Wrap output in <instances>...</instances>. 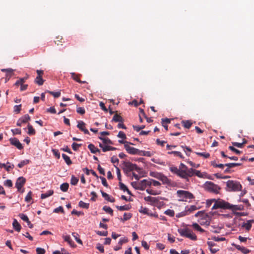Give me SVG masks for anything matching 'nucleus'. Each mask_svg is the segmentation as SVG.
<instances>
[{"label": "nucleus", "mask_w": 254, "mask_h": 254, "mask_svg": "<svg viewBox=\"0 0 254 254\" xmlns=\"http://www.w3.org/2000/svg\"><path fill=\"white\" fill-rule=\"evenodd\" d=\"M164 213L165 214L169 215L171 217H173L174 215V211L171 209H168L167 210H166Z\"/></svg>", "instance_id": "680f3d73"}, {"label": "nucleus", "mask_w": 254, "mask_h": 254, "mask_svg": "<svg viewBox=\"0 0 254 254\" xmlns=\"http://www.w3.org/2000/svg\"><path fill=\"white\" fill-rule=\"evenodd\" d=\"M44 81L41 75L37 76L35 79V82L39 85H43Z\"/></svg>", "instance_id": "a878e982"}, {"label": "nucleus", "mask_w": 254, "mask_h": 254, "mask_svg": "<svg viewBox=\"0 0 254 254\" xmlns=\"http://www.w3.org/2000/svg\"><path fill=\"white\" fill-rule=\"evenodd\" d=\"M70 74H71V77L72 78L76 81V82L79 83H85V81H82L80 80L78 77L75 74L74 72H71Z\"/></svg>", "instance_id": "2f4dec72"}, {"label": "nucleus", "mask_w": 254, "mask_h": 254, "mask_svg": "<svg viewBox=\"0 0 254 254\" xmlns=\"http://www.w3.org/2000/svg\"><path fill=\"white\" fill-rule=\"evenodd\" d=\"M139 187L138 190H143L147 187L151 186L150 181L149 179H144L139 182Z\"/></svg>", "instance_id": "9d476101"}, {"label": "nucleus", "mask_w": 254, "mask_h": 254, "mask_svg": "<svg viewBox=\"0 0 254 254\" xmlns=\"http://www.w3.org/2000/svg\"><path fill=\"white\" fill-rule=\"evenodd\" d=\"M88 148L90 150L91 152L94 154L100 151V150L95 147L94 144L91 143L88 145Z\"/></svg>", "instance_id": "4be33fe9"}, {"label": "nucleus", "mask_w": 254, "mask_h": 254, "mask_svg": "<svg viewBox=\"0 0 254 254\" xmlns=\"http://www.w3.org/2000/svg\"><path fill=\"white\" fill-rule=\"evenodd\" d=\"M242 165V163H226L225 164V166L228 167L229 168H233L235 166H238Z\"/></svg>", "instance_id": "ea45409f"}, {"label": "nucleus", "mask_w": 254, "mask_h": 254, "mask_svg": "<svg viewBox=\"0 0 254 254\" xmlns=\"http://www.w3.org/2000/svg\"><path fill=\"white\" fill-rule=\"evenodd\" d=\"M203 188L205 190L217 194L220 190V187L214 183L210 181L206 182L203 185Z\"/></svg>", "instance_id": "7ed1b4c3"}, {"label": "nucleus", "mask_w": 254, "mask_h": 254, "mask_svg": "<svg viewBox=\"0 0 254 254\" xmlns=\"http://www.w3.org/2000/svg\"><path fill=\"white\" fill-rule=\"evenodd\" d=\"M114 166L116 169V173H117L118 179L120 181H121V172H120V170L117 167V166L114 165Z\"/></svg>", "instance_id": "4d7b16f0"}, {"label": "nucleus", "mask_w": 254, "mask_h": 254, "mask_svg": "<svg viewBox=\"0 0 254 254\" xmlns=\"http://www.w3.org/2000/svg\"><path fill=\"white\" fill-rule=\"evenodd\" d=\"M123 118L120 116L119 115L116 114H115L112 119V121H114L116 122H120V123H123Z\"/></svg>", "instance_id": "b1692460"}, {"label": "nucleus", "mask_w": 254, "mask_h": 254, "mask_svg": "<svg viewBox=\"0 0 254 254\" xmlns=\"http://www.w3.org/2000/svg\"><path fill=\"white\" fill-rule=\"evenodd\" d=\"M195 153L197 155L200 156H202V157H204V158H207L209 157V156H210V154L209 153H207V152H195Z\"/></svg>", "instance_id": "58836bf2"}, {"label": "nucleus", "mask_w": 254, "mask_h": 254, "mask_svg": "<svg viewBox=\"0 0 254 254\" xmlns=\"http://www.w3.org/2000/svg\"><path fill=\"white\" fill-rule=\"evenodd\" d=\"M9 141L12 145L16 146L18 149H21L23 148L22 144L16 138H11Z\"/></svg>", "instance_id": "4468645a"}, {"label": "nucleus", "mask_w": 254, "mask_h": 254, "mask_svg": "<svg viewBox=\"0 0 254 254\" xmlns=\"http://www.w3.org/2000/svg\"><path fill=\"white\" fill-rule=\"evenodd\" d=\"M29 163V160L28 159L24 160L22 161H21L18 164V167L20 168L23 167L24 165H26L28 164Z\"/></svg>", "instance_id": "37998d69"}, {"label": "nucleus", "mask_w": 254, "mask_h": 254, "mask_svg": "<svg viewBox=\"0 0 254 254\" xmlns=\"http://www.w3.org/2000/svg\"><path fill=\"white\" fill-rule=\"evenodd\" d=\"M182 124L184 126V127L186 128H190L191 127L192 123L190 121H183L182 122Z\"/></svg>", "instance_id": "c9c22d12"}, {"label": "nucleus", "mask_w": 254, "mask_h": 254, "mask_svg": "<svg viewBox=\"0 0 254 254\" xmlns=\"http://www.w3.org/2000/svg\"><path fill=\"white\" fill-rule=\"evenodd\" d=\"M192 226L193 228L197 230L198 231H199L200 232H203L204 231L203 229H202L200 226L196 223H193L192 225Z\"/></svg>", "instance_id": "4c0bfd02"}, {"label": "nucleus", "mask_w": 254, "mask_h": 254, "mask_svg": "<svg viewBox=\"0 0 254 254\" xmlns=\"http://www.w3.org/2000/svg\"><path fill=\"white\" fill-rule=\"evenodd\" d=\"M78 180H79L77 178L72 175L71 178L70 183L72 185H76L77 184Z\"/></svg>", "instance_id": "a18cd8bd"}, {"label": "nucleus", "mask_w": 254, "mask_h": 254, "mask_svg": "<svg viewBox=\"0 0 254 254\" xmlns=\"http://www.w3.org/2000/svg\"><path fill=\"white\" fill-rule=\"evenodd\" d=\"M178 232L182 237H186L193 241L197 240V237L195 234L193 233L190 229L187 227L178 229Z\"/></svg>", "instance_id": "f03ea898"}, {"label": "nucleus", "mask_w": 254, "mask_h": 254, "mask_svg": "<svg viewBox=\"0 0 254 254\" xmlns=\"http://www.w3.org/2000/svg\"><path fill=\"white\" fill-rule=\"evenodd\" d=\"M103 209L107 213H108L109 214H111V215H113V210H112V209L109 207V206H104L103 208Z\"/></svg>", "instance_id": "79ce46f5"}, {"label": "nucleus", "mask_w": 254, "mask_h": 254, "mask_svg": "<svg viewBox=\"0 0 254 254\" xmlns=\"http://www.w3.org/2000/svg\"><path fill=\"white\" fill-rule=\"evenodd\" d=\"M76 112L81 115H83L85 113V109L83 107H77Z\"/></svg>", "instance_id": "052dcab7"}, {"label": "nucleus", "mask_w": 254, "mask_h": 254, "mask_svg": "<svg viewBox=\"0 0 254 254\" xmlns=\"http://www.w3.org/2000/svg\"><path fill=\"white\" fill-rule=\"evenodd\" d=\"M46 92L50 93L51 95H53L55 98H58V97H60L61 95L60 91L53 92V91H47Z\"/></svg>", "instance_id": "49530a36"}, {"label": "nucleus", "mask_w": 254, "mask_h": 254, "mask_svg": "<svg viewBox=\"0 0 254 254\" xmlns=\"http://www.w3.org/2000/svg\"><path fill=\"white\" fill-rule=\"evenodd\" d=\"M229 209H231L232 210H241L243 209V206L241 205H232L231 204V206Z\"/></svg>", "instance_id": "cd10ccee"}, {"label": "nucleus", "mask_w": 254, "mask_h": 254, "mask_svg": "<svg viewBox=\"0 0 254 254\" xmlns=\"http://www.w3.org/2000/svg\"><path fill=\"white\" fill-rule=\"evenodd\" d=\"M20 119L23 123H25L30 120V117L28 114H26L21 117Z\"/></svg>", "instance_id": "864d4df0"}, {"label": "nucleus", "mask_w": 254, "mask_h": 254, "mask_svg": "<svg viewBox=\"0 0 254 254\" xmlns=\"http://www.w3.org/2000/svg\"><path fill=\"white\" fill-rule=\"evenodd\" d=\"M85 124L84 122L82 121H79L78 122V124L77 125V127L81 131H83L85 134H89V132L87 129L85 128Z\"/></svg>", "instance_id": "ddd939ff"}, {"label": "nucleus", "mask_w": 254, "mask_h": 254, "mask_svg": "<svg viewBox=\"0 0 254 254\" xmlns=\"http://www.w3.org/2000/svg\"><path fill=\"white\" fill-rule=\"evenodd\" d=\"M128 144H131V143H129L128 142H126V143L124 145L125 148L127 150V151L130 154H140L141 151L139 149L134 148L133 147L130 146Z\"/></svg>", "instance_id": "0eeeda50"}, {"label": "nucleus", "mask_w": 254, "mask_h": 254, "mask_svg": "<svg viewBox=\"0 0 254 254\" xmlns=\"http://www.w3.org/2000/svg\"><path fill=\"white\" fill-rule=\"evenodd\" d=\"M170 170L179 177L188 180L189 177L193 176V169H188L187 166L182 163L180 164L179 168L172 166L170 168Z\"/></svg>", "instance_id": "f257e3e1"}, {"label": "nucleus", "mask_w": 254, "mask_h": 254, "mask_svg": "<svg viewBox=\"0 0 254 254\" xmlns=\"http://www.w3.org/2000/svg\"><path fill=\"white\" fill-rule=\"evenodd\" d=\"M163 174L161 173H154L151 172L150 173V175L158 180H160V178L162 177Z\"/></svg>", "instance_id": "603ef678"}, {"label": "nucleus", "mask_w": 254, "mask_h": 254, "mask_svg": "<svg viewBox=\"0 0 254 254\" xmlns=\"http://www.w3.org/2000/svg\"><path fill=\"white\" fill-rule=\"evenodd\" d=\"M27 79V77L21 78L15 83V85H18L23 84L25 80Z\"/></svg>", "instance_id": "09e8293b"}, {"label": "nucleus", "mask_w": 254, "mask_h": 254, "mask_svg": "<svg viewBox=\"0 0 254 254\" xmlns=\"http://www.w3.org/2000/svg\"><path fill=\"white\" fill-rule=\"evenodd\" d=\"M132 216V215L130 213H125L123 216V218H121V220L124 222L127 220H129Z\"/></svg>", "instance_id": "473e14b6"}, {"label": "nucleus", "mask_w": 254, "mask_h": 254, "mask_svg": "<svg viewBox=\"0 0 254 254\" xmlns=\"http://www.w3.org/2000/svg\"><path fill=\"white\" fill-rule=\"evenodd\" d=\"M81 144H78L75 142H73L72 144V148L73 150L77 151L78 149V148L81 146Z\"/></svg>", "instance_id": "69168bd1"}, {"label": "nucleus", "mask_w": 254, "mask_h": 254, "mask_svg": "<svg viewBox=\"0 0 254 254\" xmlns=\"http://www.w3.org/2000/svg\"><path fill=\"white\" fill-rule=\"evenodd\" d=\"M5 186L11 188L12 186V182L10 180H6L3 183Z\"/></svg>", "instance_id": "13d9d810"}, {"label": "nucleus", "mask_w": 254, "mask_h": 254, "mask_svg": "<svg viewBox=\"0 0 254 254\" xmlns=\"http://www.w3.org/2000/svg\"><path fill=\"white\" fill-rule=\"evenodd\" d=\"M102 196L106 200L110 202H113L115 201V199L114 198L111 197L110 196L107 194V193L101 191Z\"/></svg>", "instance_id": "a211bd4d"}, {"label": "nucleus", "mask_w": 254, "mask_h": 254, "mask_svg": "<svg viewBox=\"0 0 254 254\" xmlns=\"http://www.w3.org/2000/svg\"><path fill=\"white\" fill-rule=\"evenodd\" d=\"M13 168H14V165L11 164L9 162H7L6 164H5V166H4V168L7 172H9Z\"/></svg>", "instance_id": "72a5a7b5"}, {"label": "nucleus", "mask_w": 254, "mask_h": 254, "mask_svg": "<svg viewBox=\"0 0 254 254\" xmlns=\"http://www.w3.org/2000/svg\"><path fill=\"white\" fill-rule=\"evenodd\" d=\"M99 138L102 140V144H103L107 145L113 144L112 141L108 138L99 136Z\"/></svg>", "instance_id": "5701e85b"}, {"label": "nucleus", "mask_w": 254, "mask_h": 254, "mask_svg": "<svg viewBox=\"0 0 254 254\" xmlns=\"http://www.w3.org/2000/svg\"><path fill=\"white\" fill-rule=\"evenodd\" d=\"M62 157L67 165H70L72 164V161H71L69 157L67 155L63 154Z\"/></svg>", "instance_id": "bb28decb"}, {"label": "nucleus", "mask_w": 254, "mask_h": 254, "mask_svg": "<svg viewBox=\"0 0 254 254\" xmlns=\"http://www.w3.org/2000/svg\"><path fill=\"white\" fill-rule=\"evenodd\" d=\"M54 193V191L53 190H49L46 192L44 193H42L41 195V199H45L52 195Z\"/></svg>", "instance_id": "6ab92c4d"}, {"label": "nucleus", "mask_w": 254, "mask_h": 254, "mask_svg": "<svg viewBox=\"0 0 254 254\" xmlns=\"http://www.w3.org/2000/svg\"><path fill=\"white\" fill-rule=\"evenodd\" d=\"M78 205L80 207H82V208H86V209H88L89 208V203H85V202H83L82 200H80L79 202Z\"/></svg>", "instance_id": "e433bc0d"}, {"label": "nucleus", "mask_w": 254, "mask_h": 254, "mask_svg": "<svg viewBox=\"0 0 254 254\" xmlns=\"http://www.w3.org/2000/svg\"><path fill=\"white\" fill-rule=\"evenodd\" d=\"M116 208L120 211L128 210L130 208L129 205H125L123 206H116Z\"/></svg>", "instance_id": "c85d7f7f"}, {"label": "nucleus", "mask_w": 254, "mask_h": 254, "mask_svg": "<svg viewBox=\"0 0 254 254\" xmlns=\"http://www.w3.org/2000/svg\"><path fill=\"white\" fill-rule=\"evenodd\" d=\"M146 191L148 193V194H151V195H157V194H159L160 193L159 192H158L156 190H152V189H147L146 190Z\"/></svg>", "instance_id": "8fccbe9b"}, {"label": "nucleus", "mask_w": 254, "mask_h": 254, "mask_svg": "<svg viewBox=\"0 0 254 254\" xmlns=\"http://www.w3.org/2000/svg\"><path fill=\"white\" fill-rule=\"evenodd\" d=\"M68 184L67 183H64L61 185L60 189L63 191L66 192L68 189Z\"/></svg>", "instance_id": "f704fd0d"}, {"label": "nucleus", "mask_w": 254, "mask_h": 254, "mask_svg": "<svg viewBox=\"0 0 254 254\" xmlns=\"http://www.w3.org/2000/svg\"><path fill=\"white\" fill-rule=\"evenodd\" d=\"M151 183V185H153L154 186L157 187L161 185V184L158 181L156 180H154L152 179H149Z\"/></svg>", "instance_id": "0e129e2a"}, {"label": "nucleus", "mask_w": 254, "mask_h": 254, "mask_svg": "<svg viewBox=\"0 0 254 254\" xmlns=\"http://www.w3.org/2000/svg\"><path fill=\"white\" fill-rule=\"evenodd\" d=\"M253 220H248L247 221L246 223H244L243 225H242V227H244L246 228V229L248 231L250 230L252 227V224H251V222Z\"/></svg>", "instance_id": "7c9ffc66"}, {"label": "nucleus", "mask_w": 254, "mask_h": 254, "mask_svg": "<svg viewBox=\"0 0 254 254\" xmlns=\"http://www.w3.org/2000/svg\"><path fill=\"white\" fill-rule=\"evenodd\" d=\"M168 154H173L175 156H178L180 158H184V156L182 155V154L181 153V152H180L179 151H169V152H168Z\"/></svg>", "instance_id": "c756f323"}, {"label": "nucleus", "mask_w": 254, "mask_h": 254, "mask_svg": "<svg viewBox=\"0 0 254 254\" xmlns=\"http://www.w3.org/2000/svg\"><path fill=\"white\" fill-rule=\"evenodd\" d=\"M37 254H45V250L41 248H37L36 249Z\"/></svg>", "instance_id": "774afa93"}, {"label": "nucleus", "mask_w": 254, "mask_h": 254, "mask_svg": "<svg viewBox=\"0 0 254 254\" xmlns=\"http://www.w3.org/2000/svg\"><path fill=\"white\" fill-rule=\"evenodd\" d=\"M12 226H13V228L16 231L19 232L20 231L21 228V226L16 219H14L13 223H12Z\"/></svg>", "instance_id": "412c9836"}, {"label": "nucleus", "mask_w": 254, "mask_h": 254, "mask_svg": "<svg viewBox=\"0 0 254 254\" xmlns=\"http://www.w3.org/2000/svg\"><path fill=\"white\" fill-rule=\"evenodd\" d=\"M28 131L27 133L30 135H34L35 134V130L33 128L32 126L30 124H28L27 125Z\"/></svg>", "instance_id": "393cba45"}, {"label": "nucleus", "mask_w": 254, "mask_h": 254, "mask_svg": "<svg viewBox=\"0 0 254 254\" xmlns=\"http://www.w3.org/2000/svg\"><path fill=\"white\" fill-rule=\"evenodd\" d=\"M99 146L102 149L103 152L109 151L110 146L100 143Z\"/></svg>", "instance_id": "c03bdc74"}, {"label": "nucleus", "mask_w": 254, "mask_h": 254, "mask_svg": "<svg viewBox=\"0 0 254 254\" xmlns=\"http://www.w3.org/2000/svg\"><path fill=\"white\" fill-rule=\"evenodd\" d=\"M72 236L74 238L76 241L79 244H82V241L79 238V236L77 234L75 233H72Z\"/></svg>", "instance_id": "3c124183"}, {"label": "nucleus", "mask_w": 254, "mask_h": 254, "mask_svg": "<svg viewBox=\"0 0 254 254\" xmlns=\"http://www.w3.org/2000/svg\"><path fill=\"white\" fill-rule=\"evenodd\" d=\"M123 169L126 174L133 170H135L138 173H140L141 171V169L138 167L135 164L126 161H124L123 163Z\"/></svg>", "instance_id": "20e7f679"}, {"label": "nucleus", "mask_w": 254, "mask_h": 254, "mask_svg": "<svg viewBox=\"0 0 254 254\" xmlns=\"http://www.w3.org/2000/svg\"><path fill=\"white\" fill-rule=\"evenodd\" d=\"M1 71L2 72H6V77H5V82H7L10 77L12 76L13 74V69L11 68H3L1 69Z\"/></svg>", "instance_id": "f8f14e48"}, {"label": "nucleus", "mask_w": 254, "mask_h": 254, "mask_svg": "<svg viewBox=\"0 0 254 254\" xmlns=\"http://www.w3.org/2000/svg\"><path fill=\"white\" fill-rule=\"evenodd\" d=\"M149 211V210L148 208H147L146 207H144L143 206H141L140 209H139V212L140 213H143L144 214H146V215H148Z\"/></svg>", "instance_id": "a19ab883"}, {"label": "nucleus", "mask_w": 254, "mask_h": 254, "mask_svg": "<svg viewBox=\"0 0 254 254\" xmlns=\"http://www.w3.org/2000/svg\"><path fill=\"white\" fill-rule=\"evenodd\" d=\"M160 180L163 184H166L169 186L172 185L171 181L163 175H162V177L160 178Z\"/></svg>", "instance_id": "f3484780"}, {"label": "nucleus", "mask_w": 254, "mask_h": 254, "mask_svg": "<svg viewBox=\"0 0 254 254\" xmlns=\"http://www.w3.org/2000/svg\"><path fill=\"white\" fill-rule=\"evenodd\" d=\"M19 216L23 221H24L26 222H27L29 220V219H28L27 216L25 214H24L23 213H20L19 214Z\"/></svg>", "instance_id": "bf43d9fd"}, {"label": "nucleus", "mask_w": 254, "mask_h": 254, "mask_svg": "<svg viewBox=\"0 0 254 254\" xmlns=\"http://www.w3.org/2000/svg\"><path fill=\"white\" fill-rule=\"evenodd\" d=\"M227 190L230 191H238L241 190L242 186L237 181L229 180L226 182Z\"/></svg>", "instance_id": "39448f33"}, {"label": "nucleus", "mask_w": 254, "mask_h": 254, "mask_svg": "<svg viewBox=\"0 0 254 254\" xmlns=\"http://www.w3.org/2000/svg\"><path fill=\"white\" fill-rule=\"evenodd\" d=\"M193 176L194 175H195L196 176H197V177H198L199 178H207L208 179H210L211 178L210 177H207L206 176H207V174L205 173H202L199 170H195L194 169H193Z\"/></svg>", "instance_id": "dca6fc26"}, {"label": "nucleus", "mask_w": 254, "mask_h": 254, "mask_svg": "<svg viewBox=\"0 0 254 254\" xmlns=\"http://www.w3.org/2000/svg\"><path fill=\"white\" fill-rule=\"evenodd\" d=\"M32 198V192L31 191H29L28 193L27 194L25 198V201L28 202H30Z\"/></svg>", "instance_id": "5fc2aeb1"}, {"label": "nucleus", "mask_w": 254, "mask_h": 254, "mask_svg": "<svg viewBox=\"0 0 254 254\" xmlns=\"http://www.w3.org/2000/svg\"><path fill=\"white\" fill-rule=\"evenodd\" d=\"M182 147L184 149V150L186 152V155L189 156L190 155V152H191V149L190 147L186 146H182Z\"/></svg>", "instance_id": "de8ad7c7"}, {"label": "nucleus", "mask_w": 254, "mask_h": 254, "mask_svg": "<svg viewBox=\"0 0 254 254\" xmlns=\"http://www.w3.org/2000/svg\"><path fill=\"white\" fill-rule=\"evenodd\" d=\"M217 205L219 208L229 209L231 206V204L223 200H218L216 201Z\"/></svg>", "instance_id": "9b49d317"}, {"label": "nucleus", "mask_w": 254, "mask_h": 254, "mask_svg": "<svg viewBox=\"0 0 254 254\" xmlns=\"http://www.w3.org/2000/svg\"><path fill=\"white\" fill-rule=\"evenodd\" d=\"M177 195L180 198V201H186L193 198V195L191 192L184 190H178L177 191Z\"/></svg>", "instance_id": "423d86ee"}, {"label": "nucleus", "mask_w": 254, "mask_h": 254, "mask_svg": "<svg viewBox=\"0 0 254 254\" xmlns=\"http://www.w3.org/2000/svg\"><path fill=\"white\" fill-rule=\"evenodd\" d=\"M119 187L120 189L124 191H126V190H127V187L121 181L119 182Z\"/></svg>", "instance_id": "e2e57ef3"}, {"label": "nucleus", "mask_w": 254, "mask_h": 254, "mask_svg": "<svg viewBox=\"0 0 254 254\" xmlns=\"http://www.w3.org/2000/svg\"><path fill=\"white\" fill-rule=\"evenodd\" d=\"M63 238L65 242H67L68 243V244L70 245V247H75V245L74 244L73 241L71 240L69 235H63Z\"/></svg>", "instance_id": "2eb2a0df"}, {"label": "nucleus", "mask_w": 254, "mask_h": 254, "mask_svg": "<svg viewBox=\"0 0 254 254\" xmlns=\"http://www.w3.org/2000/svg\"><path fill=\"white\" fill-rule=\"evenodd\" d=\"M131 186L135 190H138V188L139 187V182L138 181H134V182H132L131 183Z\"/></svg>", "instance_id": "6e6d98bb"}, {"label": "nucleus", "mask_w": 254, "mask_h": 254, "mask_svg": "<svg viewBox=\"0 0 254 254\" xmlns=\"http://www.w3.org/2000/svg\"><path fill=\"white\" fill-rule=\"evenodd\" d=\"M144 199L147 202H149L150 204L153 206H157L160 202L159 197L147 196L144 197Z\"/></svg>", "instance_id": "1a4fd4ad"}, {"label": "nucleus", "mask_w": 254, "mask_h": 254, "mask_svg": "<svg viewBox=\"0 0 254 254\" xmlns=\"http://www.w3.org/2000/svg\"><path fill=\"white\" fill-rule=\"evenodd\" d=\"M26 183V179L23 177H19L15 183V187L17 188L18 191L23 192L24 190L21 189Z\"/></svg>", "instance_id": "6e6552de"}, {"label": "nucleus", "mask_w": 254, "mask_h": 254, "mask_svg": "<svg viewBox=\"0 0 254 254\" xmlns=\"http://www.w3.org/2000/svg\"><path fill=\"white\" fill-rule=\"evenodd\" d=\"M235 246L237 250L241 251L244 254H247L250 252L249 250L245 247H241L240 245H236Z\"/></svg>", "instance_id": "aec40b11"}, {"label": "nucleus", "mask_w": 254, "mask_h": 254, "mask_svg": "<svg viewBox=\"0 0 254 254\" xmlns=\"http://www.w3.org/2000/svg\"><path fill=\"white\" fill-rule=\"evenodd\" d=\"M145 127V126L142 125L140 126H133V129L136 131L138 132L140 130L144 128Z\"/></svg>", "instance_id": "338daca9"}]
</instances>
